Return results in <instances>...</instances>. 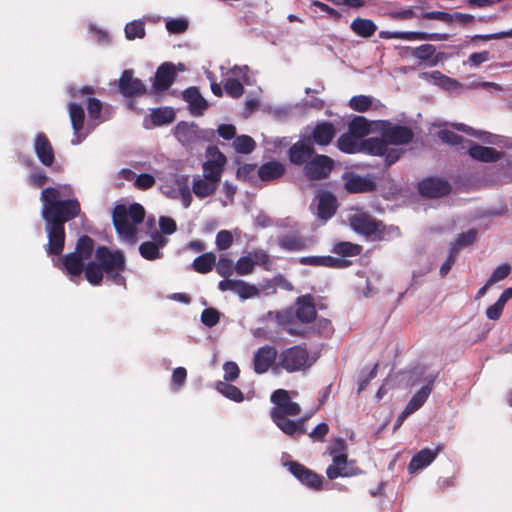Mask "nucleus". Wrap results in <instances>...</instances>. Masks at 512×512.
<instances>
[{
	"mask_svg": "<svg viewBox=\"0 0 512 512\" xmlns=\"http://www.w3.org/2000/svg\"><path fill=\"white\" fill-rule=\"evenodd\" d=\"M206 156L207 160L202 164V176L219 184L227 161L226 156L215 146L207 148Z\"/></svg>",
	"mask_w": 512,
	"mask_h": 512,
	"instance_id": "nucleus-7",
	"label": "nucleus"
},
{
	"mask_svg": "<svg viewBox=\"0 0 512 512\" xmlns=\"http://www.w3.org/2000/svg\"><path fill=\"white\" fill-rule=\"evenodd\" d=\"M388 142L384 137H371L368 139H365L362 142V147L364 150H366L369 154L374 156H384L387 152V146Z\"/></svg>",
	"mask_w": 512,
	"mask_h": 512,
	"instance_id": "nucleus-38",
	"label": "nucleus"
},
{
	"mask_svg": "<svg viewBox=\"0 0 512 512\" xmlns=\"http://www.w3.org/2000/svg\"><path fill=\"white\" fill-rule=\"evenodd\" d=\"M299 263L302 265L323 266L330 268H346L351 264L350 261L332 256H305L299 259Z\"/></svg>",
	"mask_w": 512,
	"mask_h": 512,
	"instance_id": "nucleus-26",
	"label": "nucleus"
},
{
	"mask_svg": "<svg viewBox=\"0 0 512 512\" xmlns=\"http://www.w3.org/2000/svg\"><path fill=\"white\" fill-rule=\"evenodd\" d=\"M176 78V72L172 63L160 65L155 73L153 86L157 91L167 90Z\"/></svg>",
	"mask_w": 512,
	"mask_h": 512,
	"instance_id": "nucleus-25",
	"label": "nucleus"
},
{
	"mask_svg": "<svg viewBox=\"0 0 512 512\" xmlns=\"http://www.w3.org/2000/svg\"><path fill=\"white\" fill-rule=\"evenodd\" d=\"M257 169L256 164L246 163L238 167L236 176L244 181H251Z\"/></svg>",
	"mask_w": 512,
	"mask_h": 512,
	"instance_id": "nucleus-64",
	"label": "nucleus"
},
{
	"mask_svg": "<svg viewBox=\"0 0 512 512\" xmlns=\"http://www.w3.org/2000/svg\"><path fill=\"white\" fill-rule=\"evenodd\" d=\"M118 88L120 93L127 98L140 97L147 92L145 84L134 77V72L131 69L122 72L118 81Z\"/></svg>",
	"mask_w": 512,
	"mask_h": 512,
	"instance_id": "nucleus-11",
	"label": "nucleus"
},
{
	"mask_svg": "<svg viewBox=\"0 0 512 512\" xmlns=\"http://www.w3.org/2000/svg\"><path fill=\"white\" fill-rule=\"evenodd\" d=\"M442 450L441 446H438L435 450L424 448L416 453L408 464V470L410 473L421 470L430 465Z\"/></svg>",
	"mask_w": 512,
	"mask_h": 512,
	"instance_id": "nucleus-27",
	"label": "nucleus"
},
{
	"mask_svg": "<svg viewBox=\"0 0 512 512\" xmlns=\"http://www.w3.org/2000/svg\"><path fill=\"white\" fill-rule=\"evenodd\" d=\"M378 129L389 145H407L413 141L415 136L410 127L395 124L389 120L379 121Z\"/></svg>",
	"mask_w": 512,
	"mask_h": 512,
	"instance_id": "nucleus-6",
	"label": "nucleus"
},
{
	"mask_svg": "<svg viewBox=\"0 0 512 512\" xmlns=\"http://www.w3.org/2000/svg\"><path fill=\"white\" fill-rule=\"evenodd\" d=\"M255 266V262L252 257L243 256L241 257L234 266V270L239 275H249L253 272Z\"/></svg>",
	"mask_w": 512,
	"mask_h": 512,
	"instance_id": "nucleus-55",
	"label": "nucleus"
},
{
	"mask_svg": "<svg viewBox=\"0 0 512 512\" xmlns=\"http://www.w3.org/2000/svg\"><path fill=\"white\" fill-rule=\"evenodd\" d=\"M423 77L432 79L435 85L445 90H452L460 86L456 79L450 78L437 70L431 73H423Z\"/></svg>",
	"mask_w": 512,
	"mask_h": 512,
	"instance_id": "nucleus-44",
	"label": "nucleus"
},
{
	"mask_svg": "<svg viewBox=\"0 0 512 512\" xmlns=\"http://www.w3.org/2000/svg\"><path fill=\"white\" fill-rule=\"evenodd\" d=\"M335 134L336 130L334 125L330 122L324 121L315 125L312 131L311 140L315 144L326 146L331 143Z\"/></svg>",
	"mask_w": 512,
	"mask_h": 512,
	"instance_id": "nucleus-30",
	"label": "nucleus"
},
{
	"mask_svg": "<svg viewBox=\"0 0 512 512\" xmlns=\"http://www.w3.org/2000/svg\"><path fill=\"white\" fill-rule=\"evenodd\" d=\"M168 239L161 234H156L152 241H145L139 246L140 255L149 261L162 258L163 254L160 252L166 246Z\"/></svg>",
	"mask_w": 512,
	"mask_h": 512,
	"instance_id": "nucleus-21",
	"label": "nucleus"
},
{
	"mask_svg": "<svg viewBox=\"0 0 512 512\" xmlns=\"http://www.w3.org/2000/svg\"><path fill=\"white\" fill-rule=\"evenodd\" d=\"M512 298V287L506 288L498 300L486 309V316L490 320H498L504 310L506 303Z\"/></svg>",
	"mask_w": 512,
	"mask_h": 512,
	"instance_id": "nucleus-35",
	"label": "nucleus"
},
{
	"mask_svg": "<svg viewBox=\"0 0 512 512\" xmlns=\"http://www.w3.org/2000/svg\"><path fill=\"white\" fill-rule=\"evenodd\" d=\"M218 189V183L208 180L201 175L193 177L192 192L199 199L211 197Z\"/></svg>",
	"mask_w": 512,
	"mask_h": 512,
	"instance_id": "nucleus-31",
	"label": "nucleus"
},
{
	"mask_svg": "<svg viewBox=\"0 0 512 512\" xmlns=\"http://www.w3.org/2000/svg\"><path fill=\"white\" fill-rule=\"evenodd\" d=\"M175 134L177 139L183 144H189L196 137L195 129L186 122L177 124Z\"/></svg>",
	"mask_w": 512,
	"mask_h": 512,
	"instance_id": "nucleus-49",
	"label": "nucleus"
},
{
	"mask_svg": "<svg viewBox=\"0 0 512 512\" xmlns=\"http://www.w3.org/2000/svg\"><path fill=\"white\" fill-rule=\"evenodd\" d=\"M315 154V149L310 139L299 140L292 144L288 150V157L294 165H305Z\"/></svg>",
	"mask_w": 512,
	"mask_h": 512,
	"instance_id": "nucleus-19",
	"label": "nucleus"
},
{
	"mask_svg": "<svg viewBox=\"0 0 512 512\" xmlns=\"http://www.w3.org/2000/svg\"><path fill=\"white\" fill-rule=\"evenodd\" d=\"M270 400L274 404L270 411V417L284 434L293 439H298L306 434V418L297 420L289 418L298 416L302 410L297 402L291 400L287 390H275Z\"/></svg>",
	"mask_w": 512,
	"mask_h": 512,
	"instance_id": "nucleus-2",
	"label": "nucleus"
},
{
	"mask_svg": "<svg viewBox=\"0 0 512 512\" xmlns=\"http://www.w3.org/2000/svg\"><path fill=\"white\" fill-rule=\"evenodd\" d=\"M233 147L240 154H249L255 149L256 143L252 137L240 135L234 139Z\"/></svg>",
	"mask_w": 512,
	"mask_h": 512,
	"instance_id": "nucleus-48",
	"label": "nucleus"
},
{
	"mask_svg": "<svg viewBox=\"0 0 512 512\" xmlns=\"http://www.w3.org/2000/svg\"><path fill=\"white\" fill-rule=\"evenodd\" d=\"M379 37L382 39H402L407 41H446L449 35L446 33H427L420 31H380Z\"/></svg>",
	"mask_w": 512,
	"mask_h": 512,
	"instance_id": "nucleus-12",
	"label": "nucleus"
},
{
	"mask_svg": "<svg viewBox=\"0 0 512 512\" xmlns=\"http://www.w3.org/2000/svg\"><path fill=\"white\" fill-rule=\"evenodd\" d=\"M344 188L352 194L373 192L377 188L376 181L370 176H361L353 172L343 175Z\"/></svg>",
	"mask_w": 512,
	"mask_h": 512,
	"instance_id": "nucleus-13",
	"label": "nucleus"
},
{
	"mask_svg": "<svg viewBox=\"0 0 512 512\" xmlns=\"http://www.w3.org/2000/svg\"><path fill=\"white\" fill-rule=\"evenodd\" d=\"M95 260L100 263L108 281L126 287V278L123 276L126 270V257L122 250L98 246L95 251Z\"/></svg>",
	"mask_w": 512,
	"mask_h": 512,
	"instance_id": "nucleus-3",
	"label": "nucleus"
},
{
	"mask_svg": "<svg viewBox=\"0 0 512 512\" xmlns=\"http://www.w3.org/2000/svg\"><path fill=\"white\" fill-rule=\"evenodd\" d=\"M288 471L303 485L308 488L320 491L323 488V476L309 469L297 461H288L285 463Z\"/></svg>",
	"mask_w": 512,
	"mask_h": 512,
	"instance_id": "nucleus-8",
	"label": "nucleus"
},
{
	"mask_svg": "<svg viewBox=\"0 0 512 512\" xmlns=\"http://www.w3.org/2000/svg\"><path fill=\"white\" fill-rule=\"evenodd\" d=\"M220 320V313L215 308H206L201 313V322L209 328L214 327Z\"/></svg>",
	"mask_w": 512,
	"mask_h": 512,
	"instance_id": "nucleus-56",
	"label": "nucleus"
},
{
	"mask_svg": "<svg viewBox=\"0 0 512 512\" xmlns=\"http://www.w3.org/2000/svg\"><path fill=\"white\" fill-rule=\"evenodd\" d=\"M359 139L350 133L342 134L337 140V147L340 151L347 154H354L361 150L362 143L360 144Z\"/></svg>",
	"mask_w": 512,
	"mask_h": 512,
	"instance_id": "nucleus-43",
	"label": "nucleus"
},
{
	"mask_svg": "<svg viewBox=\"0 0 512 512\" xmlns=\"http://www.w3.org/2000/svg\"><path fill=\"white\" fill-rule=\"evenodd\" d=\"M33 148L38 160L42 165L50 167L54 163V149L45 133L38 132L35 135Z\"/></svg>",
	"mask_w": 512,
	"mask_h": 512,
	"instance_id": "nucleus-16",
	"label": "nucleus"
},
{
	"mask_svg": "<svg viewBox=\"0 0 512 512\" xmlns=\"http://www.w3.org/2000/svg\"><path fill=\"white\" fill-rule=\"evenodd\" d=\"M152 125L155 127L163 126L174 122L175 112L170 107L155 108L150 113Z\"/></svg>",
	"mask_w": 512,
	"mask_h": 512,
	"instance_id": "nucleus-37",
	"label": "nucleus"
},
{
	"mask_svg": "<svg viewBox=\"0 0 512 512\" xmlns=\"http://www.w3.org/2000/svg\"><path fill=\"white\" fill-rule=\"evenodd\" d=\"M69 116L75 135H78L84 126L85 113L81 105L69 104Z\"/></svg>",
	"mask_w": 512,
	"mask_h": 512,
	"instance_id": "nucleus-45",
	"label": "nucleus"
},
{
	"mask_svg": "<svg viewBox=\"0 0 512 512\" xmlns=\"http://www.w3.org/2000/svg\"><path fill=\"white\" fill-rule=\"evenodd\" d=\"M224 89H225L227 95H229L232 98H239L244 93V86L236 78L227 79L224 84Z\"/></svg>",
	"mask_w": 512,
	"mask_h": 512,
	"instance_id": "nucleus-53",
	"label": "nucleus"
},
{
	"mask_svg": "<svg viewBox=\"0 0 512 512\" xmlns=\"http://www.w3.org/2000/svg\"><path fill=\"white\" fill-rule=\"evenodd\" d=\"M317 198V217L325 223L336 214L338 201L335 195L329 191L320 192Z\"/></svg>",
	"mask_w": 512,
	"mask_h": 512,
	"instance_id": "nucleus-20",
	"label": "nucleus"
},
{
	"mask_svg": "<svg viewBox=\"0 0 512 512\" xmlns=\"http://www.w3.org/2000/svg\"><path fill=\"white\" fill-rule=\"evenodd\" d=\"M277 358V350L270 345H264L254 353L253 369L257 374L266 373Z\"/></svg>",
	"mask_w": 512,
	"mask_h": 512,
	"instance_id": "nucleus-17",
	"label": "nucleus"
},
{
	"mask_svg": "<svg viewBox=\"0 0 512 512\" xmlns=\"http://www.w3.org/2000/svg\"><path fill=\"white\" fill-rule=\"evenodd\" d=\"M334 160L323 154H314L304 165L303 171L309 180H322L327 178L334 168Z\"/></svg>",
	"mask_w": 512,
	"mask_h": 512,
	"instance_id": "nucleus-9",
	"label": "nucleus"
},
{
	"mask_svg": "<svg viewBox=\"0 0 512 512\" xmlns=\"http://www.w3.org/2000/svg\"><path fill=\"white\" fill-rule=\"evenodd\" d=\"M437 135L442 142L452 146L459 145L464 141L461 135L447 129L440 130Z\"/></svg>",
	"mask_w": 512,
	"mask_h": 512,
	"instance_id": "nucleus-61",
	"label": "nucleus"
},
{
	"mask_svg": "<svg viewBox=\"0 0 512 512\" xmlns=\"http://www.w3.org/2000/svg\"><path fill=\"white\" fill-rule=\"evenodd\" d=\"M215 265L216 271L220 276L227 278L233 274L234 263L227 256L221 255L218 262Z\"/></svg>",
	"mask_w": 512,
	"mask_h": 512,
	"instance_id": "nucleus-54",
	"label": "nucleus"
},
{
	"mask_svg": "<svg viewBox=\"0 0 512 512\" xmlns=\"http://www.w3.org/2000/svg\"><path fill=\"white\" fill-rule=\"evenodd\" d=\"M450 191V183L440 178L430 177L419 183L420 194L428 198H440L449 194Z\"/></svg>",
	"mask_w": 512,
	"mask_h": 512,
	"instance_id": "nucleus-14",
	"label": "nucleus"
},
{
	"mask_svg": "<svg viewBox=\"0 0 512 512\" xmlns=\"http://www.w3.org/2000/svg\"><path fill=\"white\" fill-rule=\"evenodd\" d=\"M85 267V260L74 252L65 254L61 258L59 269L64 271L70 277H79Z\"/></svg>",
	"mask_w": 512,
	"mask_h": 512,
	"instance_id": "nucleus-28",
	"label": "nucleus"
},
{
	"mask_svg": "<svg viewBox=\"0 0 512 512\" xmlns=\"http://www.w3.org/2000/svg\"><path fill=\"white\" fill-rule=\"evenodd\" d=\"M112 221L116 232L125 240L134 242L137 229L128 218L127 207L123 204L116 205L112 212Z\"/></svg>",
	"mask_w": 512,
	"mask_h": 512,
	"instance_id": "nucleus-10",
	"label": "nucleus"
},
{
	"mask_svg": "<svg viewBox=\"0 0 512 512\" xmlns=\"http://www.w3.org/2000/svg\"><path fill=\"white\" fill-rule=\"evenodd\" d=\"M511 266L507 263L499 265L492 273L490 278L488 279V285H493L494 283H497L510 274Z\"/></svg>",
	"mask_w": 512,
	"mask_h": 512,
	"instance_id": "nucleus-62",
	"label": "nucleus"
},
{
	"mask_svg": "<svg viewBox=\"0 0 512 512\" xmlns=\"http://www.w3.org/2000/svg\"><path fill=\"white\" fill-rule=\"evenodd\" d=\"M216 389L222 395H224L226 398L232 401L242 402L244 400V394L242 393V391L237 386L232 385L228 382H217Z\"/></svg>",
	"mask_w": 512,
	"mask_h": 512,
	"instance_id": "nucleus-47",
	"label": "nucleus"
},
{
	"mask_svg": "<svg viewBox=\"0 0 512 512\" xmlns=\"http://www.w3.org/2000/svg\"><path fill=\"white\" fill-rule=\"evenodd\" d=\"M349 106L357 112H366L372 106V99L366 95L354 96L349 101Z\"/></svg>",
	"mask_w": 512,
	"mask_h": 512,
	"instance_id": "nucleus-52",
	"label": "nucleus"
},
{
	"mask_svg": "<svg viewBox=\"0 0 512 512\" xmlns=\"http://www.w3.org/2000/svg\"><path fill=\"white\" fill-rule=\"evenodd\" d=\"M279 246L287 251H303L308 248V241L299 235H285L279 238Z\"/></svg>",
	"mask_w": 512,
	"mask_h": 512,
	"instance_id": "nucleus-36",
	"label": "nucleus"
},
{
	"mask_svg": "<svg viewBox=\"0 0 512 512\" xmlns=\"http://www.w3.org/2000/svg\"><path fill=\"white\" fill-rule=\"evenodd\" d=\"M128 218L130 222L135 226L141 223L145 217V210L142 205L133 203L127 208Z\"/></svg>",
	"mask_w": 512,
	"mask_h": 512,
	"instance_id": "nucleus-58",
	"label": "nucleus"
},
{
	"mask_svg": "<svg viewBox=\"0 0 512 512\" xmlns=\"http://www.w3.org/2000/svg\"><path fill=\"white\" fill-rule=\"evenodd\" d=\"M435 378L436 375L430 376L427 380V384L412 396L411 400L406 405V413H414L423 406L433 390Z\"/></svg>",
	"mask_w": 512,
	"mask_h": 512,
	"instance_id": "nucleus-32",
	"label": "nucleus"
},
{
	"mask_svg": "<svg viewBox=\"0 0 512 512\" xmlns=\"http://www.w3.org/2000/svg\"><path fill=\"white\" fill-rule=\"evenodd\" d=\"M275 316V319L277 320L278 324L289 334L291 335H302V331L293 327V324L295 322V313L291 309L278 311V312H269V316Z\"/></svg>",
	"mask_w": 512,
	"mask_h": 512,
	"instance_id": "nucleus-33",
	"label": "nucleus"
},
{
	"mask_svg": "<svg viewBox=\"0 0 512 512\" xmlns=\"http://www.w3.org/2000/svg\"><path fill=\"white\" fill-rule=\"evenodd\" d=\"M233 243L232 233L228 230H221L216 235V246L219 250L228 249Z\"/></svg>",
	"mask_w": 512,
	"mask_h": 512,
	"instance_id": "nucleus-63",
	"label": "nucleus"
},
{
	"mask_svg": "<svg viewBox=\"0 0 512 512\" xmlns=\"http://www.w3.org/2000/svg\"><path fill=\"white\" fill-rule=\"evenodd\" d=\"M295 316L303 324L312 323L317 317L314 298L311 294L299 296L295 303Z\"/></svg>",
	"mask_w": 512,
	"mask_h": 512,
	"instance_id": "nucleus-18",
	"label": "nucleus"
},
{
	"mask_svg": "<svg viewBox=\"0 0 512 512\" xmlns=\"http://www.w3.org/2000/svg\"><path fill=\"white\" fill-rule=\"evenodd\" d=\"M357 474V468L350 466L346 453L334 455L332 463L326 469L328 479L334 480L338 477H351Z\"/></svg>",
	"mask_w": 512,
	"mask_h": 512,
	"instance_id": "nucleus-15",
	"label": "nucleus"
},
{
	"mask_svg": "<svg viewBox=\"0 0 512 512\" xmlns=\"http://www.w3.org/2000/svg\"><path fill=\"white\" fill-rule=\"evenodd\" d=\"M188 21L184 18H175L166 22V29L172 34H181L188 29Z\"/></svg>",
	"mask_w": 512,
	"mask_h": 512,
	"instance_id": "nucleus-59",
	"label": "nucleus"
},
{
	"mask_svg": "<svg viewBox=\"0 0 512 512\" xmlns=\"http://www.w3.org/2000/svg\"><path fill=\"white\" fill-rule=\"evenodd\" d=\"M94 250V240L88 235H82L78 238L74 253L85 261L90 259Z\"/></svg>",
	"mask_w": 512,
	"mask_h": 512,
	"instance_id": "nucleus-46",
	"label": "nucleus"
},
{
	"mask_svg": "<svg viewBox=\"0 0 512 512\" xmlns=\"http://www.w3.org/2000/svg\"><path fill=\"white\" fill-rule=\"evenodd\" d=\"M411 54L429 67L436 66L442 59V53H436V47L432 44H423L415 47Z\"/></svg>",
	"mask_w": 512,
	"mask_h": 512,
	"instance_id": "nucleus-29",
	"label": "nucleus"
},
{
	"mask_svg": "<svg viewBox=\"0 0 512 512\" xmlns=\"http://www.w3.org/2000/svg\"><path fill=\"white\" fill-rule=\"evenodd\" d=\"M183 100L189 104L192 115L200 116L208 108V102L200 94L197 87L192 86L183 91Z\"/></svg>",
	"mask_w": 512,
	"mask_h": 512,
	"instance_id": "nucleus-22",
	"label": "nucleus"
},
{
	"mask_svg": "<svg viewBox=\"0 0 512 512\" xmlns=\"http://www.w3.org/2000/svg\"><path fill=\"white\" fill-rule=\"evenodd\" d=\"M351 229L359 235L374 241L385 237V225L367 212L352 214L348 218Z\"/></svg>",
	"mask_w": 512,
	"mask_h": 512,
	"instance_id": "nucleus-4",
	"label": "nucleus"
},
{
	"mask_svg": "<svg viewBox=\"0 0 512 512\" xmlns=\"http://www.w3.org/2000/svg\"><path fill=\"white\" fill-rule=\"evenodd\" d=\"M348 133L361 139L370 133V124L363 116H355L348 124Z\"/></svg>",
	"mask_w": 512,
	"mask_h": 512,
	"instance_id": "nucleus-41",
	"label": "nucleus"
},
{
	"mask_svg": "<svg viewBox=\"0 0 512 512\" xmlns=\"http://www.w3.org/2000/svg\"><path fill=\"white\" fill-rule=\"evenodd\" d=\"M363 247L348 241H340L333 245L332 252L342 257H355L362 253Z\"/></svg>",
	"mask_w": 512,
	"mask_h": 512,
	"instance_id": "nucleus-39",
	"label": "nucleus"
},
{
	"mask_svg": "<svg viewBox=\"0 0 512 512\" xmlns=\"http://www.w3.org/2000/svg\"><path fill=\"white\" fill-rule=\"evenodd\" d=\"M476 235L477 231L474 229L459 234L452 248H457L458 252L459 249L471 245L475 241Z\"/></svg>",
	"mask_w": 512,
	"mask_h": 512,
	"instance_id": "nucleus-60",
	"label": "nucleus"
},
{
	"mask_svg": "<svg viewBox=\"0 0 512 512\" xmlns=\"http://www.w3.org/2000/svg\"><path fill=\"white\" fill-rule=\"evenodd\" d=\"M48 182L45 171L35 168L28 176V183L35 188H42Z\"/></svg>",
	"mask_w": 512,
	"mask_h": 512,
	"instance_id": "nucleus-57",
	"label": "nucleus"
},
{
	"mask_svg": "<svg viewBox=\"0 0 512 512\" xmlns=\"http://www.w3.org/2000/svg\"><path fill=\"white\" fill-rule=\"evenodd\" d=\"M86 280L94 285H100L105 275L100 263L96 261L88 262L83 270Z\"/></svg>",
	"mask_w": 512,
	"mask_h": 512,
	"instance_id": "nucleus-42",
	"label": "nucleus"
},
{
	"mask_svg": "<svg viewBox=\"0 0 512 512\" xmlns=\"http://www.w3.org/2000/svg\"><path fill=\"white\" fill-rule=\"evenodd\" d=\"M311 365L309 352L302 345H295L282 350L277 362V366L288 373L304 371Z\"/></svg>",
	"mask_w": 512,
	"mask_h": 512,
	"instance_id": "nucleus-5",
	"label": "nucleus"
},
{
	"mask_svg": "<svg viewBox=\"0 0 512 512\" xmlns=\"http://www.w3.org/2000/svg\"><path fill=\"white\" fill-rule=\"evenodd\" d=\"M234 292L243 300L258 296L260 293L255 285L249 284L243 280H237Z\"/></svg>",
	"mask_w": 512,
	"mask_h": 512,
	"instance_id": "nucleus-50",
	"label": "nucleus"
},
{
	"mask_svg": "<svg viewBox=\"0 0 512 512\" xmlns=\"http://www.w3.org/2000/svg\"><path fill=\"white\" fill-rule=\"evenodd\" d=\"M470 143L468 154L477 161L480 162H496L501 159L503 152L497 151L493 147L482 146L472 141Z\"/></svg>",
	"mask_w": 512,
	"mask_h": 512,
	"instance_id": "nucleus-24",
	"label": "nucleus"
},
{
	"mask_svg": "<svg viewBox=\"0 0 512 512\" xmlns=\"http://www.w3.org/2000/svg\"><path fill=\"white\" fill-rule=\"evenodd\" d=\"M350 29L357 36L370 38L375 34L377 25L371 19L357 17L351 22Z\"/></svg>",
	"mask_w": 512,
	"mask_h": 512,
	"instance_id": "nucleus-34",
	"label": "nucleus"
},
{
	"mask_svg": "<svg viewBox=\"0 0 512 512\" xmlns=\"http://www.w3.org/2000/svg\"><path fill=\"white\" fill-rule=\"evenodd\" d=\"M125 36L128 40L145 37V24L140 20H134L125 26Z\"/></svg>",
	"mask_w": 512,
	"mask_h": 512,
	"instance_id": "nucleus-51",
	"label": "nucleus"
},
{
	"mask_svg": "<svg viewBox=\"0 0 512 512\" xmlns=\"http://www.w3.org/2000/svg\"><path fill=\"white\" fill-rule=\"evenodd\" d=\"M216 264V256L212 252L204 253L198 257H196L192 263V267L194 271L206 274L212 271L213 267Z\"/></svg>",
	"mask_w": 512,
	"mask_h": 512,
	"instance_id": "nucleus-40",
	"label": "nucleus"
},
{
	"mask_svg": "<svg viewBox=\"0 0 512 512\" xmlns=\"http://www.w3.org/2000/svg\"><path fill=\"white\" fill-rule=\"evenodd\" d=\"M286 172V167L283 163L272 160L263 163L257 169V175L263 182H273L280 179Z\"/></svg>",
	"mask_w": 512,
	"mask_h": 512,
	"instance_id": "nucleus-23",
	"label": "nucleus"
},
{
	"mask_svg": "<svg viewBox=\"0 0 512 512\" xmlns=\"http://www.w3.org/2000/svg\"><path fill=\"white\" fill-rule=\"evenodd\" d=\"M40 200L48 239L45 251L49 256H60L65 247V223L81 214L80 202L77 198L62 199L60 189L55 187L44 188Z\"/></svg>",
	"mask_w": 512,
	"mask_h": 512,
	"instance_id": "nucleus-1",
	"label": "nucleus"
}]
</instances>
